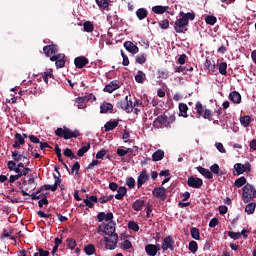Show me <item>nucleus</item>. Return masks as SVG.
Wrapping results in <instances>:
<instances>
[{
    "instance_id": "obj_2",
    "label": "nucleus",
    "mask_w": 256,
    "mask_h": 256,
    "mask_svg": "<svg viewBox=\"0 0 256 256\" xmlns=\"http://www.w3.org/2000/svg\"><path fill=\"white\" fill-rule=\"evenodd\" d=\"M55 135H57V137H63V139H66V140L77 139V137H79V131L78 130L72 131L67 127L57 128L55 130Z\"/></svg>"
},
{
    "instance_id": "obj_46",
    "label": "nucleus",
    "mask_w": 256,
    "mask_h": 256,
    "mask_svg": "<svg viewBox=\"0 0 256 256\" xmlns=\"http://www.w3.org/2000/svg\"><path fill=\"white\" fill-rule=\"evenodd\" d=\"M89 149H91V145H89V144L81 147L77 152L78 157H83V155H85V153H87V151H89Z\"/></svg>"
},
{
    "instance_id": "obj_28",
    "label": "nucleus",
    "mask_w": 256,
    "mask_h": 256,
    "mask_svg": "<svg viewBox=\"0 0 256 256\" xmlns=\"http://www.w3.org/2000/svg\"><path fill=\"white\" fill-rule=\"evenodd\" d=\"M146 79L147 76L145 75V72L138 70L137 74L135 75L136 83H145Z\"/></svg>"
},
{
    "instance_id": "obj_63",
    "label": "nucleus",
    "mask_w": 256,
    "mask_h": 256,
    "mask_svg": "<svg viewBox=\"0 0 256 256\" xmlns=\"http://www.w3.org/2000/svg\"><path fill=\"white\" fill-rule=\"evenodd\" d=\"M82 99H84V102L87 103L88 101H96L97 98L93 94H88L82 97Z\"/></svg>"
},
{
    "instance_id": "obj_50",
    "label": "nucleus",
    "mask_w": 256,
    "mask_h": 256,
    "mask_svg": "<svg viewBox=\"0 0 256 256\" xmlns=\"http://www.w3.org/2000/svg\"><path fill=\"white\" fill-rule=\"evenodd\" d=\"M228 237H230V239H234V241H237V239H241V234L240 232L229 231Z\"/></svg>"
},
{
    "instance_id": "obj_42",
    "label": "nucleus",
    "mask_w": 256,
    "mask_h": 256,
    "mask_svg": "<svg viewBox=\"0 0 256 256\" xmlns=\"http://www.w3.org/2000/svg\"><path fill=\"white\" fill-rule=\"evenodd\" d=\"M188 249L191 253H197L199 246L197 245V242L192 240L188 245Z\"/></svg>"
},
{
    "instance_id": "obj_19",
    "label": "nucleus",
    "mask_w": 256,
    "mask_h": 256,
    "mask_svg": "<svg viewBox=\"0 0 256 256\" xmlns=\"http://www.w3.org/2000/svg\"><path fill=\"white\" fill-rule=\"evenodd\" d=\"M124 47L126 51H129V53H132L133 55H136V53H139V47L137 45L133 44L131 41H126L124 43Z\"/></svg>"
},
{
    "instance_id": "obj_3",
    "label": "nucleus",
    "mask_w": 256,
    "mask_h": 256,
    "mask_svg": "<svg viewBox=\"0 0 256 256\" xmlns=\"http://www.w3.org/2000/svg\"><path fill=\"white\" fill-rule=\"evenodd\" d=\"M243 173H251V163L245 162V164L236 163L234 165L233 174L236 176L243 175Z\"/></svg>"
},
{
    "instance_id": "obj_4",
    "label": "nucleus",
    "mask_w": 256,
    "mask_h": 256,
    "mask_svg": "<svg viewBox=\"0 0 256 256\" xmlns=\"http://www.w3.org/2000/svg\"><path fill=\"white\" fill-rule=\"evenodd\" d=\"M188 25L189 22L187 21V19L183 18V16H180V18L177 19L174 24V29L176 33H185L187 31Z\"/></svg>"
},
{
    "instance_id": "obj_37",
    "label": "nucleus",
    "mask_w": 256,
    "mask_h": 256,
    "mask_svg": "<svg viewBox=\"0 0 256 256\" xmlns=\"http://www.w3.org/2000/svg\"><path fill=\"white\" fill-rule=\"evenodd\" d=\"M136 15L138 19L143 20L145 17H147V10L145 8H140L136 11Z\"/></svg>"
},
{
    "instance_id": "obj_44",
    "label": "nucleus",
    "mask_w": 256,
    "mask_h": 256,
    "mask_svg": "<svg viewBox=\"0 0 256 256\" xmlns=\"http://www.w3.org/2000/svg\"><path fill=\"white\" fill-rule=\"evenodd\" d=\"M75 103L77 104L78 109H85L87 105H85V100L83 97H78L75 99Z\"/></svg>"
},
{
    "instance_id": "obj_39",
    "label": "nucleus",
    "mask_w": 256,
    "mask_h": 256,
    "mask_svg": "<svg viewBox=\"0 0 256 256\" xmlns=\"http://www.w3.org/2000/svg\"><path fill=\"white\" fill-rule=\"evenodd\" d=\"M146 61H147V54L142 53L136 56V63H139V65H143V63H145Z\"/></svg>"
},
{
    "instance_id": "obj_11",
    "label": "nucleus",
    "mask_w": 256,
    "mask_h": 256,
    "mask_svg": "<svg viewBox=\"0 0 256 256\" xmlns=\"http://www.w3.org/2000/svg\"><path fill=\"white\" fill-rule=\"evenodd\" d=\"M159 251H161V246L159 244H147L145 246V252L149 256H155Z\"/></svg>"
},
{
    "instance_id": "obj_57",
    "label": "nucleus",
    "mask_w": 256,
    "mask_h": 256,
    "mask_svg": "<svg viewBox=\"0 0 256 256\" xmlns=\"http://www.w3.org/2000/svg\"><path fill=\"white\" fill-rule=\"evenodd\" d=\"M131 247H133V244H131V241L129 240H124L122 243H121V248L122 249H131Z\"/></svg>"
},
{
    "instance_id": "obj_31",
    "label": "nucleus",
    "mask_w": 256,
    "mask_h": 256,
    "mask_svg": "<svg viewBox=\"0 0 256 256\" xmlns=\"http://www.w3.org/2000/svg\"><path fill=\"white\" fill-rule=\"evenodd\" d=\"M118 125H119V122L114 120V121H111V122H107L104 125V128H105L106 132H109V131H113V129H115V127H117Z\"/></svg>"
},
{
    "instance_id": "obj_1",
    "label": "nucleus",
    "mask_w": 256,
    "mask_h": 256,
    "mask_svg": "<svg viewBox=\"0 0 256 256\" xmlns=\"http://www.w3.org/2000/svg\"><path fill=\"white\" fill-rule=\"evenodd\" d=\"M256 198V189L253 185L247 183L242 188V201L243 203H249Z\"/></svg>"
},
{
    "instance_id": "obj_60",
    "label": "nucleus",
    "mask_w": 256,
    "mask_h": 256,
    "mask_svg": "<svg viewBox=\"0 0 256 256\" xmlns=\"http://www.w3.org/2000/svg\"><path fill=\"white\" fill-rule=\"evenodd\" d=\"M42 77L44 82L47 84L49 83V79H51V77H53V74L51 72H44L42 73Z\"/></svg>"
},
{
    "instance_id": "obj_54",
    "label": "nucleus",
    "mask_w": 256,
    "mask_h": 256,
    "mask_svg": "<svg viewBox=\"0 0 256 256\" xmlns=\"http://www.w3.org/2000/svg\"><path fill=\"white\" fill-rule=\"evenodd\" d=\"M212 115H213V112L209 109H205L204 112L202 113V117L204 119H208V121H211Z\"/></svg>"
},
{
    "instance_id": "obj_18",
    "label": "nucleus",
    "mask_w": 256,
    "mask_h": 256,
    "mask_svg": "<svg viewBox=\"0 0 256 256\" xmlns=\"http://www.w3.org/2000/svg\"><path fill=\"white\" fill-rule=\"evenodd\" d=\"M43 51L46 55V57H53L54 55H57V45H48L43 48Z\"/></svg>"
},
{
    "instance_id": "obj_30",
    "label": "nucleus",
    "mask_w": 256,
    "mask_h": 256,
    "mask_svg": "<svg viewBox=\"0 0 256 256\" xmlns=\"http://www.w3.org/2000/svg\"><path fill=\"white\" fill-rule=\"evenodd\" d=\"M111 110H113V104H111V103L105 102V103L101 104V106H100V113H107Z\"/></svg>"
},
{
    "instance_id": "obj_20",
    "label": "nucleus",
    "mask_w": 256,
    "mask_h": 256,
    "mask_svg": "<svg viewBox=\"0 0 256 256\" xmlns=\"http://www.w3.org/2000/svg\"><path fill=\"white\" fill-rule=\"evenodd\" d=\"M14 139H15L13 143L14 149H19L21 145H25V138L23 137V135L16 133L14 136Z\"/></svg>"
},
{
    "instance_id": "obj_16",
    "label": "nucleus",
    "mask_w": 256,
    "mask_h": 256,
    "mask_svg": "<svg viewBox=\"0 0 256 256\" xmlns=\"http://www.w3.org/2000/svg\"><path fill=\"white\" fill-rule=\"evenodd\" d=\"M152 194L155 195L158 199H161L162 201H165V199L167 198V190L165 189V187L155 188L152 191Z\"/></svg>"
},
{
    "instance_id": "obj_25",
    "label": "nucleus",
    "mask_w": 256,
    "mask_h": 256,
    "mask_svg": "<svg viewBox=\"0 0 256 256\" xmlns=\"http://www.w3.org/2000/svg\"><path fill=\"white\" fill-rule=\"evenodd\" d=\"M145 207V200L138 199L132 204L134 211H142Z\"/></svg>"
},
{
    "instance_id": "obj_51",
    "label": "nucleus",
    "mask_w": 256,
    "mask_h": 256,
    "mask_svg": "<svg viewBox=\"0 0 256 256\" xmlns=\"http://www.w3.org/2000/svg\"><path fill=\"white\" fill-rule=\"evenodd\" d=\"M195 109H196L197 114L199 115V117H201L203 115L204 111H205L203 109V104H201V102L196 103Z\"/></svg>"
},
{
    "instance_id": "obj_62",
    "label": "nucleus",
    "mask_w": 256,
    "mask_h": 256,
    "mask_svg": "<svg viewBox=\"0 0 256 256\" xmlns=\"http://www.w3.org/2000/svg\"><path fill=\"white\" fill-rule=\"evenodd\" d=\"M160 29H169V20H162L159 22Z\"/></svg>"
},
{
    "instance_id": "obj_27",
    "label": "nucleus",
    "mask_w": 256,
    "mask_h": 256,
    "mask_svg": "<svg viewBox=\"0 0 256 256\" xmlns=\"http://www.w3.org/2000/svg\"><path fill=\"white\" fill-rule=\"evenodd\" d=\"M165 157V152L161 149L152 154V161H161Z\"/></svg>"
},
{
    "instance_id": "obj_9",
    "label": "nucleus",
    "mask_w": 256,
    "mask_h": 256,
    "mask_svg": "<svg viewBox=\"0 0 256 256\" xmlns=\"http://www.w3.org/2000/svg\"><path fill=\"white\" fill-rule=\"evenodd\" d=\"M16 175H11L9 178V183H15V181H18V179H21V177H27L29 173H31L30 168H24L20 170V172H15Z\"/></svg>"
},
{
    "instance_id": "obj_6",
    "label": "nucleus",
    "mask_w": 256,
    "mask_h": 256,
    "mask_svg": "<svg viewBox=\"0 0 256 256\" xmlns=\"http://www.w3.org/2000/svg\"><path fill=\"white\" fill-rule=\"evenodd\" d=\"M98 233H105L108 236L117 235V233H115L114 222H108L104 226H98Z\"/></svg>"
},
{
    "instance_id": "obj_26",
    "label": "nucleus",
    "mask_w": 256,
    "mask_h": 256,
    "mask_svg": "<svg viewBox=\"0 0 256 256\" xmlns=\"http://www.w3.org/2000/svg\"><path fill=\"white\" fill-rule=\"evenodd\" d=\"M169 9V6H154L152 7L153 13H156L157 15H163L167 10Z\"/></svg>"
},
{
    "instance_id": "obj_36",
    "label": "nucleus",
    "mask_w": 256,
    "mask_h": 256,
    "mask_svg": "<svg viewBox=\"0 0 256 256\" xmlns=\"http://www.w3.org/2000/svg\"><path fill=\"white\" fill-rule=\"evenodd\" d=\"M180 17L186 19L187 22L189 23V21H193L195 19V14L191 12H188V13L180 12Z\"/></svg>"
},
{
    "instance_id": "obj_12",
    "label": "nucleus",
    "mask_w": 256,
    "mask_h": 256,
    "mask_svg": "<svg viewBox=\"0 0 256 256\" xmlns=\"http://www.w3.org/2000/svg\"><path fill=\"white\" fill-rule=\"evenodd\" d=\"M50 61H55L56 67H58V69H61L65 67V54H56L50 57Z\"/></svg>"
},
{
    "instance_id": "obj_13",
    "label": "nucleus",
    "mask_w": 256,
    "mask_h": 256,
    "mask_svg": "<svg viewBox=\"0 0 256 256\" xmlns=\"http://www.w3.org/2000/svg\"><path fill=\"white\" fill-rule=\"evenodd\" d=\"M150 176L149 174H147V171L143 170L138 178H137V188L141 189V187H143L144 183H147V181L149 180Z\"/></svg>"
},
{
    "instance_id": "obj_32",
    "label": "nucleus",
    "mask_w": 256,
    "mask_h": 256,
    "mask_svg": "<svg viewBox=\"0 0 256 256\" xmlns=\"http://www.w3.org/2000/svg\"><path fill=\"white\" fill-rule=\"evenodd\" d=\"M154 123H155V125H160V126L167 125V116H165V115L158 116L155 119Z\"/></svg>"
},
{
    "instance_id": "obj_47",
    "label": "nucleus",
    "mask_w": 256,
    "mask_h": 256,
    "mask_svg": "<svg viewBox=\"0 0 256 256\" xmlns=\"http://www.w3.org/2000/svg\"><path fill=\"white\" fill-rule=\"evenodd\" d=\"M96 4L101 9H107V7H109V1L107 0H96Z\"/></svg>"
},
{
    "instance_id": "obj_24",
    "label": "nucleus",
    "mask_w": 256,
    "mask_h": 256,
    "mask_svg": "<svg viewBox=\"0 0 256 256\" xmlns=\"http://www.w3.org/2000/svg\"><path fill=\"white\" fill-rule=\"evenodd\" d=\"M127 195V188L125 186H121L117 190V194L115 195V199L121 201Z\"/></svg>"
},
{
    "instance_id": "obj_21",
    "label": "nucleus",
    "mask_w": 256,
    "mask_h": 256,
    "mask_svg": "<svg viewBox=\"0 0 256 256\" xmlns=\"http://www.w3.org/2000/svg\"><path fill=\"white\" fill-rule=\"evenodd\" d=\"M12 159L16 163H19V161H23V159H25L26 161H29V158H27V156L21 154V152H19L17 150L12 151Z\"/></svg>"
},
{
    "instance_id": "obj_61",
    "label": "nucleus",
    "mask_w": 256,
    "mask_h": 256,
    "mask_svg": "<svg viewBox=\"0 0 256 256\" xmlns=\"http://www.w3.org/2000/svg\"><path fill=\"white\" fill-rule=\"evenodd\" d=\"M34 256H49V251L38 249V252L34 253Z\"/></svg>"
},
{
    "instance_id": "obj_49",
    "label": "nucleus",
    "mask_w": 256,
    "mask_h": 256,
    "mask_svg": "<svg viewBox=\"0 0 256 256\" xmlns=\"http://www.w3.org/2000/svg\"><path fill=\"white\" fill-rule=\"evenodd\" d=\"M86 255H93L95 253V246L88 244L84 249Z\"/></svg>"
},
{
    "instance_id": "obj_59",
    "label": "nucleus",
    "mask_w": 256,
    "mask_h": 256,
    "mask_svg": "<svg viewBox=\"0 0 256 256\" xmlns=\"http://www.w3.org/2000/svg\"><path fill=\"white\" fill-rule=\"evenodd\" d=\"M55 153L58 157V161H60V163H63V158H62V154H61V148H59V145H55Z\"/></svg>"
},
{
    "instance_id": "obj_38",
    "label": "nucleus",
    "mask_w": 256,
    "mask_h": 256,
    "mask_svg": "<svg viewBox=\"0 0 256 256\" xmlns=\"http://www.w3.org/2000/svg\"><path fill=\"white\" fill-rule=\"evenodd\" d=\"M210 172L214 173V175H223V172H221V169L219 168V164H213L210 167Z\"/></svg>"
},
{
    "instance_id": "obj_15",
    "label": "nucleus",
    "mask_w": 256,
    "mask_h": 256,
    "mask_svg": "<svg viewBox=\"0 0 256 256\" xmlns=\"http://www.w3.org/2000/svg\"><path fill=\"white\" fill-rule=\"evenodd\" d=\"M55 183L54 185L46 184L41 187V191H55L59 185H61V180L57 175H54Z\"/></svg>"
},
{
    "instance_id": "obj_53",
    "label": "nucleus",
    "mask_w": 256,
    "mask_h": 256,
    "mask_svg": "<svg viewBox=\"0 0 256 256\" xmlns=\"http://www.w3.org/2000/svg\"><path fill=\"white\" fill-rule=\"evenodd\" d=\"M64 155H65V157H69L70 159H77V156L75 154H73V151L69 148H66L64 150Z\"/></svg>"
},
{
    "instance_id": "obj_17",
    "label": "nucleus",
    "mask_w": 256,
    "mask_h": 256,
    "mask_svg": "<svg viewBox=\"0 0 256 256\" xmlns=\"http://www.w3.org/2000/svg\"><path fill=\"white\" fill-rule=\"evenodd\" d=\"M119 87H121V84L119 83V81L114 80V81H111L109 84H107L104 87V91L106 93H113V91H117V89H119Z\"/></svg>"
},
{
    "instance_id": "obj_45",
    "label": "nucleus",
    "mask_w": 256,
    "mask_h": 256,
    "mask_svg": "<svg viewBox=\"0 0 256 256\" xmlns=\"http://www.w3.org/2000/svg\"><path fill=\"white\" fill-rule=\"evenodd\" d=\"M240 123L243 125V127H249V124L251 123V116L241 117Z\"/></svg>"
},
{
    "instance_id": "obj_64",
    "label": "nucleus",
    "mask_w": 256,
    "mask_h": 256,
    "mask_svg": "<svg viewBox=\"0 0 256 256\" xmlns=\"http://www.w3.org/2000/svg\"><path fill=\"white\" fill-rule=\"evenodd\" d=\"M105 155H107V151L106 150H100L96 154V159H103V157H105Z\"/></svg>"
},
{
    "instance_id": "obj_40",
    "label": "nucleus",
    "mask_w": 256,
    "mask_h": 256,
    "mask_svg": "<svg viewBox=\"0 0 256 256\" xmlns=\"http://www.w3.org/2000/svg\"><path fill=\"white\" fill-rule=\"evenodd\" d=\"M190 233H191L192 239H195L196 241H199V239H201V234L199 233V229L191 228Z\"/></svg>"
},
{
    "instance_id": "obj_5",
    "label": "nucleus",
    "mask_w": 256,
    "mask_h": 256,
    "mask_svg": "<svg viewBox=\"0 0 256 256\" xmlns=\"http://www.w3.org/2000/svg\"><path fill=\"white\" fill-rule=\"evenodd\" d=\"M9 171H14V173H19L20 171H23V169H29L27 168V165H29V162L26 164L23 162L16 163L15 160H10L7 163Z\"/></svg>"
},
{
    "instance_id": "obj_22",
    "label": "nucleus",
    "mask_w": 256,
    "mask_h": 256,
    "mask_svg": "<svg viewBox=\"0 0 256 256\" xmlns=\"http://www.w3.org/2000/svg\"><path fill=\"white\" fill-rule=\"evenodd\" d=\"M229 99L234 103L235 105H239L241 103V94L237 91H232L229 94Z\"/></svg>"
},
{
    "instance_id": "obj_52",
    "label": "nucleus",
    "mask_w": 256,
    "mask_h": 256,
    "mask_svg": "<svg viewBox=\"0 0 256 256\" xmlns=\"http://www.w3.org/2000/svg\"><path fill=\"white\" fill-rule=\"evenodd\" d=\"M128 229H131L132 231H139V224L133 221L128 222Z\"/></svg>"
},
{
    "instance_id": "obj_34",
    "label": "nucleus",
    "mask_w": 256,
    "mask_h": 256,
    "mask_svg": "<svg viewBox=\"0 0 256 256\" xmlns=\"http://www.w3.org/2000/svg\"><path fill=\"white\" fill-rule=\"evenodd\" d=\"M125 102H126V106H125L126 113H131L133 111V101L129 99V96H126Z\"/></svg>"
},
{
    "instance_id": "obj_14",
    "label": "nucleus",
    "mask_w": 256,
    "mask_h": 256,
    "mask_svg": "<svg viewBox=\"0 0 256 256\" xmlns=\"http://www.w3.org/2000/svg\"><path fill=\"white\" fill-rule=\"evenodd\" d=\"M89 64V59L85 56H79L74 59V65L77 69H83L85 65Z\"/></svg>"
},
{
    "instance_id": "obj_55",
    "label": "nucleus",
    "mask_w": 256,
    "mask_h": 256,
    "mask_svg": "<svg viewBox=\"0 0 256 256\" xmlns=\"http://www.w3.org/2000/svg\"><path fill=\"white\" fill-rule=\"evenodd\" d=\"M215 147L219 151V153H227V150L225 149V146H223V143L216 142Z\"/></svg>"
},
{
    "instance_id": "obj_33",
    "label": "nucleus",
    "mask_w": 256,
    "mask_h": 256,
    "mask_svg": "<svg viewBox=\"0 0 256 256\" xmlns=\"http://www.w3.org/2000/svg\"><path fill=\"white\" fill-rule=\"evenodd\" d=\"M255 208H256V203L251 202L246 206L245 213H247V215H253V213H255Z\"/></svg>"
},
{
    "instance_id": "obj_35",
    "label": "nucleus",
    "mask_w": 256,
    "mask_h": 256,
    "mask_svg": "<svg viewBox=\"0 0 256 256\" xmlns=\"http://www.w3.org/2000/svg\"><path fill=\"white\" fill-rule=\"evenodd\" d=\"M188 109H189V107H187V104H185V103L179 104L180 117H187Z\"/></svg>"
},
{
    "instance_id": "obj_23",
    "label": "nucleus",
    "mask_w": 256,
    "mask_h": 256,
    "mask_svg": "<svg viewBox=\"0 0 256 256\" xmlns=\"http://www.w3.org/2000/svg\"><path fill=\"white\" fill-rule=\"evenodd\" d=\"M197 171L199 172L200 175H203V177H205L206 179H213V173H211V171H209L208 169L198 166Z\"/></svg>"
},
{
    "instance_id": "obj_10",
    "label": "nucleus",
    "mask_w": 256,
    "mask_h": 256,
    "mask_svg": "<svg viewBox=\"0 0 256 256\" xmlns=\"http://www.w3.org/2000/svg\"><path fill=\"white\" fill-rule=\"evenodd\" d=\"M187 185L193 189H201V187H203V180L201 178L191 176L188 178Z\"/></svg>"
},
{
    "instance_id": "obj_48",
    "label": "nucleus",
    "mask_w": 256,
    "mask_h": 256,
    "mask_svg": "<svg viewBox=\"0 0 256 256\" xmlns=\"http://www.w3.org/2000/svg\"><path fill=\"white\" fill-rule=\"evenodd\" d=\"M205 22L207 25H215L217 23V17L215 16H206L205 17Z\"/></svg>"
},
{
    "instance_id": "obj_58",
    "label": "nucleus",
    "mask_w": 256,
    "mask_h": 256,
    "mask_svg": "<svg viewBox=\"0 0 256 256\" xmlns=\"http://www.w3.org/2000/svg\"><path fill=\"white\" fill-rule=\"evenodd\" d=\"M126 185L129 187V189H133V187H135V178L133 177L127 178Z\"/></svg>"
},
{
    "instance_id": "obj_29",
    "label": "nucleus",
    "mask_w": 256,
    "mask_h": 256,
    "mask_svg": "<svg viewBox=\"0 0 256 256\" xmlns=\"http://www.w3.org/2000/svg\"><path fill=\"white\" fill-rule=\"evenodd\" d=\"M83 201L87 207L91 208L95 205V203H97V196H90L87 199H84Z\"/></svg>"
},
{
    "instance_id": "obj_43",
    "label": "nucleus",
    "mask_w": 256,
    "mask_h": 256,
    "mask_svg": "<svg viewBox=\"0 0 256 256\" xmlns=\"http://www.w3.org/2000/svg\"><path fill=\"white\" fill-rule=\"evenodd\" d=\"M245 183H247V178L242 176L235 180L234 185L239 188V187H243V185H245Z\"/></svg>"
},
{
    "instance_id": "obj_56",
    "label": "nucleus",
    "mask_w": 256,
    "mask_h": 256,
    "mask_svg": "<svg viewBox=\"0 0 256 256\" xmlns=\"http://www.w3.org/2000/svg\"><path fill=\"white\" fill-rule=\"evenodd\" d=\"M83 29L87 33H91V31H93V24H91V22H85L83 25Z\"/></svg>"
},
{
    "instance_id": "obj_41",
    "label": "nucleus",
    "mask_w": 256,
    "mask_h": 256,
    "mask_svg": "<svg viewBox=\"0 0 256 256\" xmlns=\"http://www.w3.org/2000/svg\"><path fill=\"white\" fill-rule=\"evenodd\" d=\"M219 73L220 75H227V63L226 62H221L218 65Z\"/></svg>"
},
{
    "instance_id": "obj_8",
    "label": "nucleus",
    "mask_w": 256,
    "mask_h": 256,
    "mask_svg": "<svg viewBox=\"0 0 256 256\" xmlns=\"http://www.w3.org/2000/svg\"><path fill=\"white\" fill-rule=\"evenodd\" d=\"M175 240L173 239V236H167L163 239L161 249L162 251H174L175 249Z\"/></svg>"
},
{
    "instance_id": "obj_7",
    "label": "nucleus",
    "mask_w": 256,
    "mask_h": 256,
    "mask_svg": "<svg viewBox=\"0 0 256 256\" xmlns=\"http://www.w3.org/2000/svg\"><path fill=\"white\" fill-rule=\"evenodd\" d=\"M106 249L113 251L115 247H117V243L119 241V236L117 234L110 235L108 237H104Z\"/></svg>"
}]
</instances>
